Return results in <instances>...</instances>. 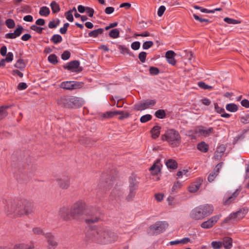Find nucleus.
Instances as JSON below:
<instances>
[{
    "instance_id": "f257e3e1",
    "label": "nucleus",
    "mask_w": 249,
    "mask_h": 249,
    "mask_svg": "<svg viewBox=\"0 0 249 249\" xmlns=\"http://www.w3.org/2000/svg\"><path fill=\"white\" fill-rule=\"evenodd\" d=\"M4 212L7 215L22 216L32 212L31 204L26 200L15 201L11 199L6 200Z\"/></svg>"
},
{
    "instance_id": "f03ea898",
    "label": "nucleus",
    "mask_w": 249,
    "mask_h": 249,
    "mask_svg": "<svg viewBox=\"0 0 249 249\" xmlns=\"http://www.w3.org/2000/svg\"><path fill=\"white\" fill-rule=\"evenodd\" d=\"M86 204L82 200H78L74 203L69 209L68 207H62L59 210V215L65 220L71 218L79 220L81 216L86 213Z\"/></svg>"
},
{
    "instance_id": "7ed1b4c3",
    "label": "nucleus",
    "mask_w": 249,
    "mask_h": 249,
    "mask_svg": "<svg viewBox=\"0 0 249 249\" xmlns=\"http://www.w3.org/2000/svg\"><path fill=\"white\" fill-rule=\"evenodd\" d=\"M88 236L92 241L104 244L114 242L118 239V236L115 233L102 227L91 230Z\"/></svg>"
},
{
    "instance_id": "20e7f679",
    "label": "nucleus",
    "mask_w": 249,
    "mask_h": 249,
    "mask_svg": "<svg viewBox=\"0 0 249 249\" xmlns=\"http://www.w3.org/2000/svg\"><path fill=\"white\" fill-rule=\"evenodd\" d=\"M213 211V206L201 205L193 209L189 213L190 218L194 220H201L211 215Z\"/></svg>"
},
{
    "instance_id": "39448f33",
    "label": "nucleus",
    "mask_w": 249,
    "mask_h": 249,
    "mask_svg": "<svg viewBox=\"0 0 249 249\" xmlns=\"http://www.w3.org/2000/svg\"><path fill=\"white\" fill-rule=\"evenodd\" d=\"M79 99L74 96H63L57 100V104L64 107L73 108L78 107Z\"/></svg>"
},
{
    "instance_id": "423d86ee",
    "label": "nucleus",
    "mask_w": 249,
    "mask_h": 249,
    "mask_svg": "<svg viewBox=\"0 0 249 249\" xmlns=\"http://www.w3.org/2000/svg\"><path fill=\"white\" fill-rule=\"evenodd\" d=\"M168 227V224L165 221H158L150 226L147 230L149 235H157L163 232Z\"/></svg>"
},
{
    "instance_id": "0eeeda50",
    "label": "nucleus",
    "mask_w": 249,
    "mask_h": 249,
    "mask_svg": "<svg viewBox=\"0 0 249 249\" xmlns=\"http://www.w3.org/2000/svg\"><path fill=\"white\" fill-rule=\"evenodd\" d=\"M214 132V130L213 127H207L200 125L196 127L194 130L188 131V134L194 137H195V135H196L198 136L208 137L213 134Z\"/></svg>"
},
{
    "instance_id": "6e6552de",
    "label": "nucleus",
    "mask_w": 249,
    "mask_h": 249,
    "mask_svg": "<svg viewBox=\"0 0 249 249\" xmlns=\"http://www.w3.org/2000/svg\"><path fill=\"white\" fill-rule=\"evenodd\" d=\"M166 139L173 147L178 146L180 143L181 138L178 132L174 129L167 131L165 134Z\"/></svg>"
},
{
    "instance_id": "1a4fd4ad",
    "label": "nucleus",
    "mask_w": 249,
    "mask_h": 249,
    "mask_svg": "<svg viewBox=\"0 0 249 249\" xmlns=\"http://www.w3.org/2000/svg\"><path fill=\"white\" fill-rule=\"evenodd\" d=\"M83 85L84 83L81 82L67 81L61 83L59 87L67 90H73L81 89L83 87Z\"/></svg>"
},
{
    "instance_id": "9d476101",
    "label": "nucleus",
    "mask_w": 249,
    "mask_h": 249,
    "mask_svg": "<svg viewBox=\"0 0 249 249\" xmlns=\"http://www.w3.org/2000/svg\"><path fill=\"white\" fill-rule=\"evenodd\" d=\"M245 216L244 211L239 210L235 213H231L228 216L225 218L224 223H228L229 221H238L242 219Z\"/></svg>"
},
{
    "instance_id": "9b49d317",
    "label": "nucleus",
    "mask_w": 249,
    "mask_h": 249,
    "mask_svg": "<svg viewBox=\"0 0 249 249\" xmlns=\"http://www.w3.org/2000/svg\"><path fill=\"white\" fill-rule=\"evenodd\" d=\"M154 100H146L143 102H141L134 105V109L137 110L142 111L150 107L154 106L156 104Z\"/></svg>"
},
{
    "instance_id": "f8f14e48",
    "label": "nucleus",
    "mask_w": 249,
    "mask_h": 249,
    "mask_svg": "<svg viewBox=\"0 0 249 249\" xmlns=\"http://www.w3.org/2000/svg\"><path fill=\"white\" fill-rule=\"evenodd\" d=\"M221 217V214H218L212 216L207 221L203 222L201 224L200 226L203 229H210L212 228L217 223V222Z\"/></svg>"
},
{
    "instance_id": "ddd939ff",
    "label": "nucleus",
    "mask_w": 249,
    "mask_h": 249,
    "mask_svg": "<svg viewBox=\"0 0 249 249\" xmlns=\"http://www.w3.org/2000/svg\"><path fill=\"white\" fill-rule=\"evenodd\" d=\"M240 191L237 189L232 194H227L224 197L223 204L225 205H229L233 203L239 194Z\"/></svg>"
},
{
    "instance_id": "4468645a",
    "label": "nucleus",
    "mask_w": 249,
    "mask_h": 249,
    "mask_svg": "<svg viewBox=\"0 0 249 249\" xmlns=\"http://www.w3.org/2000/svg\"><path fill=\"white\" fill-rule=\"evenodd\" d=\"M80 63L78 61L74 60L71 61L64 66V68L71 71L79 72L82 71V69L79 67Z\"/></svg>"
},
{
    "instance_id": "2eb2a0df",
    "label": "nucleus",
    "mask_w": 249,
    "mask_h": 249,
    "mask_svg": "<svg viewBox=\"0 0 249 249\" xmlns=\"http://www.w3.org/2000/svg\"><path fill=\"white\" fill-rule=\"evenodd\" d=\"M139 178L135 175H132L129 179V189L136 191L138 188Z\"/></svg>"
},
{
    "instance_id": "dca6fc26",
    "label": "nucleus",
    "mask_w": 249,
    "mask_h": 249,
    "mask_svg": "<svg viewBox=\"0 0 249 249\" xmlns=\"http://www.w3.org/2000/svg\"><path fill=\"white\" fill-rule=\"evenodd\" d=\"M44 235L47 239L48 249H55L57 246V243L54 240L53 235L51 233H46Z\"/></svg>"
},
{
    "instance_id": "f3484780",
    "label": "nucleus",
    "mask_w": 249,
    "mask_h": 249,
    "mask_svg": "<svg viewBox=\"0 0 249 249\" xmlns=\"http://www.w3.org/2000/svg\"><path fill=\"white\" fill-rule=\"evenodd\" d=\"M203 182V179L201 178H197L196 181L192 183L188 187V191L190 193H195L200 188Z\"/></svg>"
},
{
    "instance_id": "a211bd4d",
    "label": "nucleus",
    "mask_w": 249,
    "mask_h": 249,
    "mask_svg": "<svg viewBox=\"0 0 249 249\" xmlns=\"http://www.w3.org/2000/svg\"><path fill=\"white\" fill-rule=\"evenodd\" d=\"M222 162L219 163L218 164H217V165L214 169L213 171L211 174H210L208 177V180L209 182H212L214 180V178L219 174V171L220 169L222 168Z\"/></svg>"
},
{
    "instance_id": "6ab92c4d",
    "label": "nucleus",
    "mask_w": 249,
    "mask_h": 249,
    "mask_svg": "<svg viewBox=\"0 0 249 249\" xmlns=\"http://www.w3.org/2000/svg\"><path fill=\"white\" fill-rule=\"evenodd\" d=\"M23 28L22 26H18L14 33H8L5 35L6 38L14 39L19 36L22 33Z\"/></svg>"
},
{
    "instance_id": "aec40b11",
    "label": "nucleus",
    "mask_w": 249,
    "mask_h": 249,
    "mask_svg": "<svg viewBox=\"0 0 249 249\" xmlns=\"http://www.w3.org/2000/svg\"><path fill=\"white\" fill-rule=\"evenodd\" d=\"M175 55L176 53L173 51H168L165 53V57L167 62L172 65H175L176 64V61L175 59Z\"/></svg>"
},
{
    "instance_id": "412c9836",
    "label": "nucleus",
    "mask_w": 249,
    "mask_h": 249,
    "mask_svg": "<svg viewBox=\"0 0 249 249\" xmlns=\"http://www.w3.org/2000/svg\"><path fill=\"white\" fill-rule=\"evenodd\" d=\"M57 182L59 186L62 189H67L70 185V180L68 178L57 179Z\"/></svg>"
},
{
    "instance_id": "4be33fe9",
    "label": "nucleus",
    "mask_w": 249,
    "mask_h": 249,
    "mask_svg": "<svg viewBox=\"0 0 249 249\" xmlns=\"http://www.w3.org/2000/svg\"><path fill=\"white\" fill-rule=\"evenodd\" d=\"M222 246L225 249H230L232 246V240L229 237H224L222 241Z\"/></svg>"
},
{
    "instance_id": "5701e85b",
    "label": "nucleus",
    "mask_w": 249,
    "mask_h": 249,
    "mask_svg": "<svg viewBox=\"0 0 249 249\" xmlns=\"http://www.w3.org/2000/svg\"><path fill=\"white\" fill-rule=\"evenodd\" d=\"M100 220V217L98 213L94 215H89L86 219L85 221L88 224L94 223L98 222Z\"/></svg>"
},
{
    "instance_id": "b1692460",
    "label": "nucleus",
    "mask_w": 249,
    "mask_h": 249,
    "mask_svg": "<svg viewBox=\"0 0 249 249\" xmlns=\"http://www.w3.org/2000/svg\"><path fill=\"white\" fill-rule=\"evenodd\" d=\"M117 114H124V112L121 111H107L103 113L101 116L104 118H110Z\"/></svg>"
},
{
    "instance_id": "393cba45",
    "label": "nucleus",
    "mask_w": 249,
    "mask_h": 249,
    "mask_svg": "<svg viewBox=\"0 0 249 249\" xmlns=\"http://www.w3.org/2000/svg\"><path fill=\"white\" fill-rule=\"evenodd\" d=\"M26 65V62L23 59H18L14 65V67L20 70H23Z\"/></svg>"
},
{
    "instance_id": "a878e982",
    "label": "nucleus",
    "mask_w": 249,
    "mask_h": 249,
    "mask_svg": "<svg viewBox=\"0 0 249 249\" xmlns=\"http://www.w3.org/2000/svg\"><path fill=\"white\" fill-rule=\"evenodd\" d=\"M160 127L158 125H156L151 130L152 137L153 139L157 138L160 134Z\"/></svg>"
},
{
    "instance_id": "bb28decb",
    "label": "nucleus",
    "mask_w": 249,
    "mask_h": 249,
    "mask_svg": "<svg viewBox=\"0 0 249 249\" xmlns=\"http://www.w3.org/2000/svg\"><path fill=\"white\" fill-rule=\"evenodd\" d=\"M165 163L168 168L175 169L178 167V164L177 162L172 159H169L166 160L165 161Z\"/></svg>"
},
{
    "instance_id": "cd10ccee",
    "label": "nucleus",
    "mask_w": 249,
    "mask_h": 249,
    "mask_svg": "<svg viewBox=\"0 0 249 249\" xmlns=\"http://www.w3.org/2000/svg\"><path fill=\"white\" fill-rule=\"evenodd\" d=\"M197 148L201 152H206L208 150L209 145L204 142H202L197 144Z\"/></svg>"
},
{
    "instance_id": "c85d7f7f",
    "label": "nucleus",
    "mask_w": 249,
    "mask_h": 249,
    "mask_svg": "<svg viewBox=\"0 0 249 249\" xmlns=\"http://www.w3.org/2000/svg\"><path fill=\"white\" fill-rule=\"evenodd\" d=\"M103 32V29L102 28H99L96 30L90 31L89 33V36L90 37H96L98 36L99 35L102 34Z\"/></svg>"
},
{
    "instance_id": "c756f323",
    "label": "nucleus",
    "mask_w": 249,
    "mask_h": 249,
    "mask_svg": "<svg viewBox=\"0 0 249 249\" xmlns=\"http://www.w3.org/2000/svg\"><path fill=\"white\" fill-rule=\"evenodd\" d=\"M50 13V11L49 8H48L46 6H43L41 8H40L39 14L41 16H44L47 17L48 16Z\"/></svg>"
},
{
    "instance_id": "7c9ffc66",
    "label": "nucleus",
    "mask_w": 249,
    "mask_h": 249,
    "mask_svg": "<svg viewBox=\"0 0 249 249\" xmlns=\"http://www.w3.org/2000/svg\"><path fill=\"white\" fill-rule=\"evenodd\" d=\"M50 6L54 13H58L60 11L59 5L55 1H53L50 4Z\"/></svg>"
},
{
    "instance_id": "2f4dec72",
    "label": "nucleus",
    "mask_w": 249,
    "mask_h": 249,
    "mask_svg": "<svg viewBox=\"0 0 249 249\" xmlns=\"http://www.w3.org/2000/svg\"><path fill=\"white\" fill-rule=\"evenodd\" d=\"M150 171L152 175H157L160 172V166L156 164H154L150 167Z\"/></svg>"
},
{
    "instance_id": "473e14b6",
    "label": "nucleus",
    "mask_w": 249,
    "mask_h": 249,
    "mask_svg": "<svg viewBox=\"0 0 249 249\" xmlns=\"http://www.w3.org/2000/svg\"><path fill=\"white\" fill-rule=\"evenodd\" d=\"M226 108L230 112H235L238 110V107L234 104H228L226 106Z\"/></svg>"
},
{
    "instance_id": "72a5a7b5",
    "label": "nucleus",
    "mask_w": 249,
    "mask_h": 249,
    "mask_svg": "<svg viewBox=\"0 0 249 249\" xmlns=\"http://www.w3.org/2000/svg\"><path fill=\"white\" fill-rule=\"evenodd\" d=\"M211 247L213 249H221L222 247L221 241H213L211 244Z\"/></svg>"
},
{
    "instance_id": "f704fd0d",
    "label": "nucleus",
    "mask_w": 249,
    "mask_h": 249,
    "mask_svg": "<svg viewBox=\"0 0 249 249\" xmlns=\"http://www.w3.org/2000/svg\"><path fill=\"white\" fill-rule=\"evenodd\" d=\"M51 40L54 44H57L62 41V38L59 35H54L52 36Z\"/></svg>"
},
{
    "instance_id": "c9c22d12",
    "label": "nucleus",
    "mask_w": 249,
    "mask_h": 249,
    "mask_svg": "<svg viewBox=\"0 0 249 249\" xmlns=\"http://www.w3.org/2000/svg\"><path fill=\"white\" fill-rule=\"evenodd\" d=\"M119 31L117 29L111 30L109 33V36L113 38H116L119 36Z\"/></svg>"
},
{
    "instance_id": "e433bc0d",
    "label": "nucleus",
    "mask_w": 249,
    "mask_h": 249,
    "mask_svg": "<svg viewBox=\"0 0 249 249\" xmlns=\"http://www.w3.org/2000/svg\"><path fill=\"white\" fill-rule=\"evenodd\" d=\"M224 21L230 24H237L241 23V21L233 18H224Z\"/></svg>"
},
{
    "instance_id": "4c0bfd02",
    "label": "nucleus",
    "mask_w": 249,
    "mask_h": 249,
    "mask_svg": "<svg viewBox=\"0 0 249 249\" xmlns=\"http://www.w3.org/2000/svg\"><path fill=\"white\" fill-rule=\"evenodd\" d=\"M136 193V191L129 189V193L126 197V199L128 201L132 200L135 196Z\"/></svg>"
},
{
    "instance_id": "58836bf2",
    "label": "nucleus",
    "mask_w": 249,
    "mask_h": 249,
    "mask_svg": "<svg viewBox=\"0 0 249 249\" xmlns=\"http://www.w3.org/2000/svg\"><path fill=\"white\" fill-rule=\"evenodd\" d=\"M152 117L150 114H146L142 116L140 118V122L142 123H145L151 120Z\"/></svg>"
},
{
    "instance_id": "ea45409f",
    "label": "nucleus",
    "mask_w": 249,
    "mask_h": 249,
    "mask_svg": "<svg viewBox=\"0 0 249 249\" xmlns=\"http://www.w3.org/2000/svg\"><path fill=\"white\" fill-rule=\"evenodd\" d=\"M155 116L160 119H163L165 117V112L164 110L159 109L155 112Z\"/></svg>"
},
{
    "instance_id": "a19ab883",
    "label": "nucleus",
    "mask_w": 249,
    "mask_h": 249,
    "mask_svg": "<svg viewBox=\"0 0 249 249\" xmlns=\"http://www.w3.org/2000/svg\"><path fill=\"white\" fill-rule=\"evenodd\" d=\"M57 56L55 54H52L48 56V59L50 63L55 64L57 63Z\"/></svg>"
},
{
    "instance_id": "79ce46f5",
    "label": "nucleus",
    "mask_w": 249,
    "mask_h": 249,
    "mask_svg": "<svg viewBox=\"0 0 249 249\" xmlns=\"http://www.w3.org/2000/svg\"><path fill=\"white\" fill-rule=\"evenodd\" d=\"M198 86L201 89H212L213 87L208 85L206 84L202 81L199 82L198 83Z\"/></svg>"
},
{
    "instance_id": "37998d69",
    "label": "nucleus",
    "mask_w": 249,
    "mask_h": 249,
    "mask_svg": "<svg viewBox=\"0 0 249 249\" xmlns=\"http://www.w3.org/2000/svg\"><path fill=\"white\" fill-rule=\"evenodd\" d=\"M7 108V107H1L0 108V120L7 116V112L6 111Z\"/></svg>"
},
{
    "instance_id": "c03bdc74",
    "label": "nucleus",
    "mask_w": 249,
    "mask_h": 249,
    "mask_svg": "<svg viewBox=\"0 0 249 249\" xmlns=\"http://www.w3.org/2000/svg\"><path fill=\"white\" fill-rule=\"evenodd\" d=\"M5 23L7 27L9 29L13 28L15 26L14 21L10 18L7 19L5 21Z\"/></svg>"
},
{
    "instance_id": "a18cd8bd",
    "label": "nucleus",
    "mask_w": 249,
    "mask_h": 249,
    "mask_svg": "<svg viewBox=\"0 0 249 249\" xmlns=\"http://www.w3.org/2000/svg\"><path fill=\"white\" fill-rule=\"evenodd\" d=\"M123 192L120 190H114L112 192V195L115 198H120L123 196Z\"/></svg>"
},
{
    "instance_id": "49530a36",
    "label": "nucleus",
    "mask_w": 249,
    "mask_h": 249,
    "mask_svg": "<svg viewBox=\"0 0 249 249\" xmlns=\"http://www.w3.org/2000/svg\"><path fill=\"white\" fill-rule=\"evenodd\" d=\"M118 49L122 54H125L129 53V50L124 46L119 45Z\"/></svg>"
},
{
    "instance_id": "de8ad7c7",
    "label": "nucleus",
    "mask_w": 249,
    "mask_h": 249,
    "mask_svg": "<svg viewBox=\"0 0 249 249\" xmlns=\"http://www.w3.org/2000/svg\"><path fill=\"white\" fill-rule=\"evenodd\" d=\"M14 249H32V248L25 244H20L15 245Z\"/></svg>"
},
{
    "instance_id": "09e8293b",
    "label": "nucleus",
    "mask_w": 249,
    "mask_h": 249,
    "mask_svg": "<svg viewBox=\"0 0 249 249\" xmlns=\"http://www.w3.org/2000/svg\"><path fill=\"white\" fill-rule=\"evenodd\" d=\"M194 8L197 10H200L201 12L203 13H213V11H210V10H208L207 9H205L204 8H202L201 7H199L197 5H195L194 6Z\"/></svg>"
},
{
    "instance_id": "8fccbe9b",
    "label": "nucleus",
    "mask_w": 249,
    "mask_h": 249,
    "mask_svg": "<svg viewBox=\"0 0 249 249\" xmlns=\"http://www.w3.org/2000/svg\"><path fill=\"white\" fill-rule=\"evenodd\" d=\"M153 45V42L151 41H148L144 42L142 45V48L147 50Z\"/></svg>"
},
{
    "instance_id": "3c124183",
    "label": "nucleus",
    "mask_w": 249,
    "mask_h": 249,
    "mask_svg": "<svg viewBox=\"0 0 249 249\" xmlns=\"http://www.w3.org/2000/svg\"><path fill=\"white\" fill-rule=\"evenodd\" d=\"M71 53L68 51H65L61 55V58L63 60H67L70 57Z\"/></svg>"
},
{
    "instance_id": "603ef678",
    "label": "nucleus",
    "mask_w": 249,
    "mask_h": 249,
    "mask_svg": "<svg viewBox=\"0 0 249 249\" xmlns=\"http://www.w3.org/2000/svg\"><path fill=\"white\" fill-rule=\"evenodd\" d=\"M59 23V20L57 19V21H51L49 22L48 26L50 28H54L56 27Z\"/></svg>"
},
{
    "instance_id": "864d4df0",
    "label": "nucleus",
    "mask_w": 249,
    "mask_h": 249,
    "mask_svg": "<svg viewBox=\"0 0 249 249\" xmlns=\"http://www.w3.org/2000/svg\"><path fill=\"white\" fill-rule=\"evenodd\" d=\"M65 17L68 20H69L70 22H72L73 21V17L72 13H71V11H67L65 13Z\"/></svg>"
},
{
    "instance_id": "5fc2aeb1",
    "label": "nucleus",
    "mask_w": 249,
    "mask_h": 249,
    "mask_svg": "<svg viewBox=\"0 0 249 249\" xmlns=\"http://www.w3.org/2000/svg\"><path fill=\"white\" fill-rule=\"evenodd\" d=\"M240 121L245 124L249 123V114L242 116L240 118Z\"/></svg>"
},
{
    "instance_id": "6e6d98bb",
    "label": "nucleus",
    "mask_w": 249,
    "mask_h": 249,
    "mask_svg": "<svg viewBox=\"0 0 249 249\" xmlns=\"http://www.w3.org/2000/svg\"><path fill=\"white\" fill-rule=\"evenodd\" d=\"M13 53L12 52H9L6 55L5 58H4V60L6 61V62H11L13 60Z\"/></svg>"
},
{
    "instance_id": "4d7b16f0",
    "label": "nucleus",
    "mask_w": 249,
    "mask_h": 249,
    "mask_svg": "<svg viewBox=\"0 0 249 249\" xmlns=\"http://www.w3.org/2000/svg\"><path fill=\"white\" fill-rule=\"evenodd\" d=\"M146 53L144 52L140 53L139 54V58L142 62H144L145 61Z\"/></svg>"
},
{
    "instance_id": "13d9d810",
    "label": "nucleus",
    "mask_w": 249,
    "mask_h": 249,
    "mask_svg": "<svg viewBox=\"0 0 249 249\" xmlns=\"http://www.w3.org/2000/svg\"><path fill=\"white\" fill-rule=\"evenodd\" d=\"M31 29L32 30L35 31L37 33H39V34H41L42 33V30H43V28H42L38 27V26H37L36 25H32L31 27Z\"/></svg>"
},
{
    "instance_id": "bf43d9fd",
    "label": "nucleus",
    "mask_w": 249,
    "mask_h": 249,
    "mask_svg": "<svg viewBox=\"0 0 249 249\" xmlns=\"http://www.w3.org/2000/svg\"><path fill=\"white\" fill-rule=\"evenodd\" d=\"M69 26V23H66L64 24V26L60 29L59 32L61 34H65L66 33L67 29Z\"/></svg>"
},
{
    "instance_id": "052dcab7",
    "label": "nucleus",
    "mask_w": 249,
    "mask_h": 249,
    "mask_svg": "<svg viewBox=\"0 0 249 249\" xmlns=\"http://www.w3.org/2000/svg\"><path fill=\"white\" fill-rule=\"evenodd\" d=\"M131 47L133 50H137L140 47V42L139 41L134 42L131 44Z\"/></svg>"
},
{
    "instance_id": "680f3d73",
    "label": "nucleus",
    "mask_w": 249,
    "mask_h": 249,
    "mask_svg": "<svg viewBox=\"0 0 249 249\" xmlns=\"http://www.w3.org/2000/svg\"><path fill=\"white\" fill-rule=\"evenodd\" d=\"M150 73L153 75H157L159 73V70L156 67H151L149 69Z\"/></svg>"
},
{
    "instance_id": "e2e57ef3",
    "label": "nucleus",
    "mask_w": 249,
    "mask_h": 249,
    "mask_svg": "<svg viewBox=\"0 0 249 249\" xmlns=\"http://www.w3.org/2000/svg\"><path fill=\"white\" fill-rule=\"evenodd\" d=\"M85 12H86L88 14L89 17H92L94 13V11L93 8L87 7Z\"/></svg>"
},
{
    "instance_id": "0e129e2a",
    "label": "nucleus",
    "mask_w": 249,
    "mask_h": 249,
    "mask_svg": "<svg viewBox=\"0 0 249 249\" xmlns=\"http://www.w3.org/2000/svg\"><path fill=\"white\" fill-rule=\"evenodd\" d=\"M33 231L36 234H44L43 230L40 228H35L33 229Z\"/></svg>"
},
{
    "instance_id": "69168bd1",
    "label": "nucleus",
    "mask_w": 249,
    "mask_h": 249,
    "mask_svg": "<svg viewBox=\"0 0 249 249\" xmlns=\"http://www.w3.org/2000/svg\"><path fill=\"white\" fill-rule=\"evenodd\" d=\"M214 109L215 111L218 113L222 114L225 111V109L223 108L220 107L217 103L214 104Z\"/></svg>"
},
{
    "instance_id": "338daca9",
    "label": "nucleus",
    "mask_w": 249,
    "mask_h": 249,
    "mask_svg": "<svg viewBox=\"0 0 249 249\" xmlns=\"http://www.w3.org/2000/svg\"><path fill=\"white\" fill-rule=\"evenodd\" d=\"M11 73L14 76L18 75L20 77H22L23 76V73L18 70H14L11 71Z\"/></svg>"
},
{
    "instance_id": "774afa93",
    "label": "nucleus",
    "mask_w": 249,
    "mask_h": 249,
    "mask_svg": "<svg viewBox=\"0 0 249 249\" xmlns=\"http://www.w3.org/2000/svg\"><path fill=\"white\" fill-rule=\"evenodd\" d=\"M27 85L24 82L19 83L18 86V89L19 90H24L27 88Z\"/></svg>"
}]
</instances>
